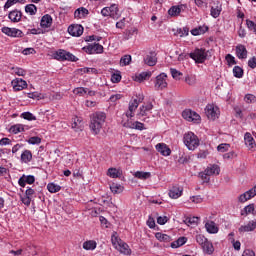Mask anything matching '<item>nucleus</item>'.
I'll return each instance as SVG.
<instances>
[{
    "label": "nucleus",
    "instance_id": "f8f14e48",
    "mask_svg": "<svg viewBox=\"0 0 256 256\" xmlns=\"http://www.w3.org/2000/svg\"><path fill=\"white\" fill-rule=\"evenodd\" d=\"M1 31L3 34H5L6 36L11 37V38H22L23 37V32L17 28L3 27L1 29Z\"/></svg>",
    "mask_w": 256,
    "mask_h": 256
},
{
    "label": "nucleus",
    "instance_id": "f257e3e1",
    "mask_svg": "<svg viewBox=\"0 0 256 256\" xmlns=\"http://www.w3.org/2000/svg\"><path fill=\"white\" fill-rule=\"evenodd\" d=\"M106 119H107V114L104 112H95L90 115L89 127L94 135H99L103 126L105 125Z\"/></svg>",
    "mask_w": 256,
    "mask_h": 256
},
{
    "label": "nucleus",
    "instance_id": "cd10ccee",
    "mask_svg": "<svg viewBox=\"0 0 256 256\" xmlns=\"http://www.w3.org/2000/svg\"><path fill=\"white\" fill-rule=\"evenodd\" d=\"M151 76H152L151 72H147V71L141 72L135 76L134 81H136L138 83H142L144 81L149 80Z\"/></svg>",
    "mask_w": 256,
    "mask_h": 256
},
{
    "label": "nucleus",
    "instance_id": "aec40b11",
    "mask_svg": "<svg viewBox=\"0 0 256 256\" xmlns=\"http://www.w3.org/2000/svg\"><path fill=\"white\" fill-rule=\"evenodd\" d=\"M156 150L164 157H169L171 155V149L165 143H158L156 145Z\"/></svg>",
    "mask_w": 256,
    "mask_h": 256
},
{
    "label": "nucleus",
    "instance_id": "c03bdc74",
    "mask_svg": "<svg viewBox=\"0 0 256 256\" xmlns=\"http://www.w3.org/2000/svg\"><path fill=\"white\" fill-rule=\"evenodd\" d=\"M244 71L240 66H234L233 75L234 77L241 79L243 77Z\"/></svg>",
    "mask_w": 256,
    "mask_h": 256
},
{
    "label": "nucleus",
    "instance_id": "7c9ffc66",
    "mask_svg": "<svg viewBox=\"0 0 256 256\" xmlns=\"http://www.w3.org/2000/svg\"><path fill=\"white\" fill-rule=\"evenodd\" d=\"M186 8L185 5H178V6H172L169 10H168V14L170 16H179L180 13L182 12V10Z\"/></svg>",
    "mask_w": 256,
    "mask_h": 256
},
{
    "label": "nucleus",
    "instance_id": "4be33fe9",
    "mask_svg": "<svg viewBox=\"0 0 256 256\" xmlns=\"http://www.w3.org/2000/svg\"><path fill=\"white\" fill-rule=\"evenodd\" d=\"M144 62H145L146 65H148L150 67H154L157 63V54L153 51L150 52L144 58Z\"/></svg>",
    "mask_w": 256,
    "mask_h": 256
},
{
    "label": "nucleus",
    "instance_id": "5701e85b",
    "mask_svg": "<svg viewBox=\"0 0 256 256\" xmlns=\"http://www.w3.org/2000/svg\"><path fill=\"white\" fill-rule=\"evenodd\" d=\"M209 31V27L206 25L193 28L190 33L192 36L197 37L206 34Z\"/></svg>",
    "mask_w": 256,
    "mask_h": 256
},
{
    "label": "nucleus",
    "instance_id": "c756f323",
    "mask_svg": "<svg viewBox=\"0 0 256 256\" xmlns=\"http://www.w3.org/2000/svg\"><path fill=\"white\" fill-rule=\"evenodd\" d=\"M97 242L94 241V240H88V241H85L83 242V249L85 251H95V249H97Z\"/></svg>",
    "mask_w": 256,
    "mask_h": 256
},
{
    "label": "nucleus",
    "instance_id": "f03ea898",
    "mask_svg": "<svg viewBox=\"0 0 256 256\" xmlns=\"http://www.w3.org/2000/svg\"><path fill=\"white\" fill-rule=\"evenodd\" d=\"M183 143L189 151H195L200 146V140L193 132L184 134Z\"/></svg>",
    "mask_w": 256,
    "mask_h": 256
},
{
    "label": "nucleus",
    "instance_id": "5fc2aeb1",
    "mask_svg": "<svg viewBox=\"0 0 256 256\" xmlns=\"http://www.w3.org/2000/svg\"><path fill=\"white\" fill-rule=\"evenodd\" d=\"M230 149V144L227 143H222L220 145H218L217 147V151L220 153H225Z\"/></svg>",
    "mask_w": 256,
    "mask_h": 256
},
{
    "label": "nucleus",
    "instance_id": "f3484780",
    "mask_svg": "<svg viewBox=\"0 0 256 256\" xmlns=\"http://www.w3.org/2000/svg\"><path fill=\"white\" fill-rule=\"evenodd\" d=\"M12 86L15 91L19 92L26 89L28 84L26 80H22V78H15L12 80Z\"/></svg>",
    "mask_w": 256,
    "mask_h": 256
},
{
    "label": "nucleus",
    "instance_id": "ea45409f",
    "mask_svg": "<svg viewBox=\"0 0 256 256\" xmlns=\"http://www.w3.org/2000/svg\"><path fill=\"white\" fill-rule=\"evenodd\" d=\"M124 187L118 183H112L110 185V190L113 194H120L123 192Z\"/></svg>",
    "mask_w": 256,
    "mask_h": 256
},
{
    "label": "nucleus",
    "instance_id": "f704fd0d",
    "mask_svg": "<svg viewBox=\"0 0 256 256\" xmlns=\"http://www.w3.org/2000/svg\"><path fill=\"white\" fill-rule=\"evenodd\" d=\"M205 228H206L207 232H209L210 234H216L217 232H219V228L213 221L207 222L205 224Z\"/></svg>",
    "mask_w": 256,
    "mask_h": 256
},
{
    "label": "nucleus",
    "instance_id": "e433bc0d",
    "mask_svg": "<svg viewBox=\"0 0 256 256\" xmlns=\"http://www.w3.org/2000/svg\"><path fill=\"white\" fill-rule=\"evenodd\" d=\"M199 221H200L199 217H186L184 220V223L187 226L196 227V226H198Z\"/></svg>",
    "mask_w": 256,
    "mask_h": 256
},
{
    "label": "nucleus",
    "instance_id": "58836bf2",
    "mask_svg": "<svg viewBox=\"0 0 256 256\" xmlns=\"http://www.w3.org/2000/svg\"><path fill=\"white\" fill-rule=\"evenodd\" d=\"M249 214H253L255 215V205L254 204H250L248 206H246L242 211H241V215L242 216H247Z\"/></svg>",
    "mask_w": 256,
    "mask_h": 256
},
{
    "label": "nucleus",
    "instance_id": "72a5a7b5",
    "mask_svg": "<svg viewBox=\"0 0 256 256\" xmlns=\"http://www.w3.org/2000/svg\"><path fill=\"white\" fill-rule=\"evenodd\" d=\"M123 126L126 127V128L137 129V130H140V131H142L144 129V124L139 122V121H136L135 123H130L128 121V122L123 123Z\"/></svg>",
    "mask_w": 256,
    "mask_h": 256
},
{
    "label": "nucleus",
    "instance_id": "de8ad7c7",
    "mask_svg": "<svg viewBox=\"0 0 256 256\" xmlns=\"http://www.w3.org/2000/svg\"><path fill=\"white\" fill-rule=\"evenodd\" d=\"M156 238L160 241H164V242H170L171 241V237L167 234H163L161 232L156 233Z\"/></svg>",
    "mask_w": 256,
    "mask_h": 256
},
{
    "label": "nucleus",
    "instance_id": "4468645a",
    "mask_svg": "<svg viewBox=\"0 0 256 256\" xmlns=\"http://www.w3.org/2000/svg\"><path fill=\"white\" fill-rule=\"evenodd\" d=\"M183 195V187L179 185H173L168 192V196L171 199H178Z\"/></svg>",
    "mask_w": 256,
    "mask_h": 256
},
{
    "label": "nucleus",
    "instance_id": "39448f33",
    "mask_svg": "<svg viewBox=\"0 0 256 256\" xmlns=\"http://www.w3.org/2000/svg\"><path fill=\"white\" fill-rule=\"evenodd\" d=\"M54 59L58 61H68V62H77L79 58L75 56L73 53L68 52L64 49H59L58 51L54 52Z\"/></svg>",
    "mask_w": 256,
    "mask_h": 256
},
{
    "label": "nucleus",
    "instance_id": "338daca9",
    "mask_svg": "<svg viewBox=\"0 0 256 256\" xmlns=\"http://www.w3.org/2000/svg\"><path fill=\"white\" fill-rule=\"evenodd\" d=\"M248 66H249V68H251V69H255V68H256V56H253V57H251V58L248 60Z\"/></svg>",
    "mask_w": 256,
    "mask_h": 256
},
{
    "label": "nucleus",
    "instance_id": "473e14b6",
    "mask_svg": "<svg viewBox=\"0 0 256 256\" xmlns=\"http://www.w3.org/2000/svg\"><path fill=\"white\" fill-rule=\"evenodd\" d=\"M33 154L30 150H24L21 154V161L24 164H28L32 161Z\"/></svg>",
    "mask_w": 256,
    "mask_h": 256
},
{
    "label": "nucleus",
    "instance_id": "393cba45",
    "mask_svg": "<svg viewBox=\"0 0 256 256\" xmlns=\"http://www.w3.org/2000/svg\"><path fill=\"white\" fill-rule=\"evenodd\" d=\"M40 25L43 29H49V27H51V25H53L52 16L49 14L44 15L41 19Z\"/></svg>",
    "mask_w": 256,
    "mask_h": 256
},
{
    "label": "nucleus",
    "instance_id": "a878e982",
    "mask_svg": "<svg viewBox=\"0 0 256 256\" xmlns=\"http://www.w3.org/2000/svg\"><path fill=\"white\" fill-rule=\"evenodd\" d=\"M8 18L11 20L12 23H19L22 18V12L15 9L8 14Z\"/></svg>",
    "mask_w": 256,
    "mask_h": 256
},
{
    "label": "nucleus",
    "instance_id": "6ab92c4d",
    "mask_svg": "<svg viewBox=\"0 0 256 256\" xmlns=\"http://www.w3.org/2000/svg\"><path fill=\"white\" fill-rule=\"evenodd\" d=\"M236 56L239 60H245L248 56V51L243 44H239L236 46Z\"/></svg>",
    "mask_w": 256,
    "mask_h": 256
},
{
    "label": "nucleus",
    "instance_id": "4d7b16f0",
    "mask_svg": "<svg viewBox=\"0 0 256 256\" xmlns=\"http://www.w3.org/2000/svg\"><path fill=\"white\" fill-rule=\"evenodd\" d=\"M13 73H15L17 76H25L26 70L20 67H12Z\"/></svg>",
    "mask_w": 256,
    "mask_h": 256
},
{
    "label": "nucleus",
    "instance_id": "2f4dec72",
    "mask_svg": "<svg viewBox=\"0 0 256 256\" xmlns=\"http://www.w3.org/2000/svg\"><path fill=\"white\" fill-rule=\"evenodd\" d=\"M117 251H120V253H123V255H130L131 250L127 243L120 242V244L115 248Z\"/></svg>",
    "mask_w": 256,
    "mask_h": 256
},
{
    "label": "nucleus",
    "instance_id": "4c0bfd02",
    "mask_svg": "<svg viewBox=\"0 0 256 256\" xmlns=\"http://www.w3.org/2000/svg\"><path fill=\"white\" fill-rule=\"evenodd\" d=\"M223 10V7L221 6V4L219 2L216 3V7H211V16L214 18L219 17V15H221V11Z\"/></svg>",
    "mask_w": 256,
    "mask_h": 256
},
{
    "label": "nucleus",
    "instance_id": "6e6552de",
    "mask_svg": "<svg viewBox=\"0 0 256 256\" xmlns=\"http://www.w3.org/2000/svg\"><path fill=\"white\" fill-rule=\"evenodd\" d=\"M168 76L165 72H162L156 76V80L154 82L155 84V89L157 91H162L168 87V82H167Z\"/></svg>",
    "mask_w": 256,
    "mask_h": 256
},
{
    "label": "nucleus",
    "instance_id": "c9c22d12",
    "mask_svg": "<svg viewBox=\"0 0 256 256\" xmlns=\"http://www.w3.org/2000/svg\"><path fill=\"white\" fill-rule=\"evenodd\" d=\"M187 240L188 239L186 237H179L176 241L171 243L170 247L172 249H178V247H182L183 245H185Z\"/></svg>",
    "mask_w": 256,
    "mask_h": 256
},
{
    "label": "nucleus",
    "instance_id": "3c124183",
    "mask_svg": "<svg viewBox=\"0 0 256 256\" xmlns=\"http://www.w3.org/2000/svg\"><path fill=\"white\" fill-rule=\"evenodd\" d=\"M194 2L198 8H201V9L208 8V0H194Z\"/></svg>",
    "mask_w": 256,
    "mask_h": 256
},
{
    "label": "nucleus",
    "instance_id": "774afa93",
    "mask_svg": "<svg viewBox=\"0 0 256 256\" xmlns=\"http://www.w3.org/2000/svg\"><path fill=\"white\" fill-rule=\"evenodd\" d=\"M169 221L168 217L166 216H160L157 219L158 224L165 225Z\"/></svg>",
    "mask_w": 256,
    "mask_h": 256
},
{
    "label": "nucleus",
    "instance_id": "e2e57ef3",
    "mask_svg": "<svg viewBox=\"0 0 256 256\" xmlns=\"http://www.w3.org/2000/svg\"><path fill=\"white\" fill-rule=\"evenodd\" d=\"M81 124H82V120H80V118L74 117L72 119V124H71L72 128H79L81 127Z\"/></svg>",
    "mask_w": 256,
    "mask_h": 256
},
{
    "label": "nucleus",
    "instance_id": "1a4fd4ad",
    "mask_svg": "<svg viewBox=\"0 0 256 256\" xmlns=\"http://www.w3.org/2000/svg\"><path fill=\"white\" fill-rule=\"evenodd\" d=\"M82 50L88 55L103 54V45L100 43H92L84 46Z\"/></svg>",
    "mask_w": 256,
    "mask_h": 256
},
{
    "label": "nucleus",
    "instance_id": "9d476101",
    "mask_svg": "<svg viewBox=\"0 0 256 256\" xmlns=\"http://www.w3.org/2000/svg\"><path fill=\"white\" fill-rule=\"evenodd\" d=\"M182 117H183V119H185L188 122H198V121H201V116L197 112H194V111H192L190 109H185L182 112Z\"/></svg>",
    "mask_w": 256,
    "mask_h": 256
},
{
    "label": "nucleus",
    "instance_id": "603ef678",
    "mask_svg": "<svg viewBox=\"0 0 256 256\" xmlns=\"http://www.w3.org/2000/svg\"><path fill=\"white\" fill-rule=\"evenodd\" d=\"M25 11L30 15H35L37 13V7L34 4H29L25 7Z\"/></svg>",
    "mask_w": 256,
    "mask_h": 256
},
{
    "label": "nucleus",
    "instance_id": "6e6d98bb",
    "mask_svg": "<svg viewBox=\"0 0 256 256\" xmlns=\"http://www.w3.org/2000/svg\"><path fill=\"white\" fill-rule=\"evenodd\" d=\"M25 251H27V253L30 255H37V248L33 244L27 245Z\"/></svg>",
    "mask_w": 256,
    "mask_h": 256
},
{
    "label": "nucleus",
    "instance_id": "bb28decb",
    "mask_svg": "<svg viewBox=\"0 0 256 256\" xmlns=\"http://www.w3.org/2000/svg\"><path fill=\"white\" fill-rule=\"evenodd\" d=\"M89 10L85 7H80L74 11V18L82 19L86 18L89 15Z\"/></svg>",
    "mask_w": 256,
    "mask_h": 256
},
{
    "label": "nucleus",
    "instance_id": "20e7f679",
    "mask_svg": "<svg viewBox=\"0 0 256 256\" xmlns=\"http://www.w3.org/2000/svg\"><path fill=\"white\" fill-rule=\"evenodd\" d=\"M189 57L196 64H203L208 58V51L205 48H196L193 52L189 53Z\"/></svg>",
    "mask_w": 256,
    "mask_h": 256
},
{
    "label": "nucleus",
    "instance_id": "052dcab7",
    "mask_svg": "<svg viewBox=\"0 0 256 256\" xmlns=\"http://www.w3.org/2000/svg\"><path fill=\"white\" fill-rule=\"evenodd\" d=\"M246 25L250 31H253V33L256 35V23L252 20H247Z\"/></svg>",
    "mask_w": 256,
    "mask_h": 256
},
{
    "label": "nucleus",
    "instance_id": "7ed1b4c3",
    "mask_svg": "<svg viewBox=\"0 0 256 256\" xmlns=\"http://www.w3.org/2000/svg\"><path fill=\"white\" fill-rule=\"evenodd\" d=\"M196 242L198 245H200L201 249L207 254V255H213L215 252V247H213V243L206 238L203 234H198L195 236Z\"/></svg>",
    "mask_w": 256,
    "mask_h": 256
},
{
    "label": "nucleus",
    "instance_id": "a211bd4d",
    "mask_svg": "<svg viewBox=\"0 0 256 256\" xmlns=\"http://www.w3.org/2000/svg\"><path fill=\"white\" fill-rule=\"evenodd\" d=\"M34 182H35L34 175L23 174L18 180V184L22 188H25L26 184L32 185V184H34Z\"/></svg>",
    "mask_w": 256,
    "mask_h": 256
},
{
    "label": "nucleus",
    "instance_id": "09e8293b",
    "mask_svg": "<svg viewBox=\"0 0 256 256\" xmlns=\"http://www.w3.org/2000/svg\"><path fill=\"white\" fill-rule=\"evenodd\" d=\"M132 60L131 55H124L121 59H120V65L121 66H128L130 64Z\"/></svg>",
    "mask_w": 256,
    "mask_h": 256
},
{
    "label": "nucleus",
    "instance_id": "c85d7f7f",
    "mask_svg": "<svg viewBox=\"0 0 256 256\" xmlns=\"http://www.w3.org/2000/svg\"><path fill=\"white\" fill-rule=\"evenodd\" d=\"M245 145L248 147L249 150L254 149L256 146L255 140L250 133H246L244 136Z\"/></svg>",
    "mask_w": 256,
    "mask_h": 256
},
{
    "label": "nucleus",
    "instance_id": "0eeeda50",
    "mask_svg": "<svg viewBox=\"0 0 256 256\" xmlns=\"http://www.w3.org/2000/svg\"><path fill=\"white\" fill-rule=\"evenodd\" d=\"M101 15L104 17H111L113 19H118L120 17L118 5L112 4L110 7H104L101 10Z\"/></svg>",
    "mask_w": 256,
    "mask_h": 256
},
{
    "label": "nucleus",
    "instance_id": "423d86ee",
    "mask_svg": "<svg viewBox=\"0 0 256 256\" xmlns=\"http://www.w3.org/2000/svg\"><path fill=\"white\" fill-rule=\"evenodd\" d=\"M220 169L218 165H212L211 167H207L203 172L199 173V177L203 181V183H209L211 180V176L219 175Z\"/></svg>",
    "mask_w": 256,
    "mask_h": 256
},
{
    "label": "nucleus",
    "instance_id": "2eb2a0df",
    "mask_svg": "<svg viewBox=\"0 0 256 256\" xmlns=\"http://www.w3.org/2000/svg\"><path fill=\"white\" fill-rule=\"evenodd\" d=\"M153 108H154V106L152 103H147V104L141 106L139 109L140 112L137 114L138 118L140 120L146 121L147 118L142 119V117L147 116L148 113H151Z\"/></svg>",
    "mask_w": 256,
    "mask_h": 256
},
{
    "label": "nucleus",
    "instance_id": "13d9d810",
    "mask_svg": "<svg viewBox=\"0 0 256 256\" xmlns=\"http://www.w3.org/2000/svg\"><path fill=\"white\" fill-rule=\"evenodd\" d=\"M107 175L110 178L116 179V178H118V170L116 168H109Z\"/></svg>",
    "mask_w": 256,
    "mask_h": 256
},
{
    "label": "nucleus",
    "instance_id": "412c9836",
    "mask_svg": "<svg viewBox=\"0 0 256 256\" xmlns=\"http://www.w3.org/2000/svg\"><path fill=\"white\" fill-rule=\"evenodd\" d=\"M143 101H144V95L143 94H139L138 96H136L135 99L130 101V103H129V110L130 111H136V109L138 108L139 104L142 103Z\"/></svg>",
    "mask_w": 256,
    "mask_h": 256
},
{
    "label": "nucleus",
    "instance_id": "69168bd1",
    "mask_svg": "<svg viewBox=\"0 0 256 256\" xmlns=\"http://www.w3.org/2000/svg\"><path fill=\"white\" fill-rule=\"evenodd\" d=\"M111 81L113 83H119L121 81V74L113 73L112 76H111Z\"/></svg>",
    "mask_w": 256,
    "mask_h": 256
},
{
    "label": "nucleus",
    "instance_id": "49530a36",
    "mask_svg": "<svg viewBox=\"0 0 256 256\" xmlns=\"http://www.w3.org/2000/svg\"><path fill=\"white\" fill-rule=\"evenodd\" d=\"M73 93L75 95L80 96V97H84L88 93V89L87 88H83V87L76 88V89L73 90Z\"/></svg>",
    "mask_w": 256,
    "mask_h": 256
},
{
    "label": "nucleus",
    "instance_id": "37998d69",
    "mask_svg": "<svg viewBox=\"0 0 256 256\" xmlns=\"http://www.w3.org/2000/svg\"><path fill=\"white\" fill-rule=\"evenodd\" d=\"M47 188L50 193H58L61 191V186L55 183H48Z\"/></svg>",
    "mask_w": 256,
    "mask_h": 256
},
{
    "label": "nucleus",
    "instance_id": "a19ab883",
    "mask_svg": "<svg viewBox=\"0 0 256 256\" xmlns=\"http://www.w3.org/2000/svg\"><path fill=\"white\" fill-rule=\"evenodd\" d=\"M135 178L139 179V180H147L151 177V173L150 172H144V171H137L134 174Z\"/></svg>",
    "mask_w": 256,
    "mask_h": 256
},
{
    "label": "nucleus",
    "instance_id": "9b49d317",
    "mask_svg": "<svg viewBox=\"0 0 256 256\" xmlns=\"http://www.w3.org/2000/svg\"><path fill=\"white\" fill-rule=\"evenodd\" d=\"M67 32L72 37H81L84 33V27L80 24H72L68 27Z\"/></svg>",
    "mask_w": 256,
    "mask_h": 256
},
{
    "label": "nucleus",
    "instance_id": "bf43d9fd",
    "mask_svg": "<svg viewBox=\"0 0 256 256\" xmlns=\"http://www.w3.org/2000/svg\"><path fill=\"white\" fill-rule=\"evenodd\" d=\"M41 138L40 137H38V136H33V137H31L29 140H28V143L30 144V145H40V143H41Z\"/></svg>",
    "mask_w": 256,
    "mask_h": 256
},
{
    "label": "nucleus",
    "instance_id": "dca6fc26",
    "mask_svg": "<svg viewBox=\"0 0 256 256\" xmlns=\"http://www.w3.org/2000/svg\"><path fill=\"white\" fill-rule=\"evenodd\" d=\"M256 196V185L251 188V190H247L244 194L239 196V202L245 203L246 201L254 198Z\"/></svg>",
    "mask_w": 256,
    "mask_h": 256
},
{
    "label": "nucleus",
    "instance_id": "0e129e2a",
    "mask_svg": "<svg viewBox=\"0 0 256 256\" xmlns=\"http://www.w3.org/2000/svg\"><path fill=\"white\" fill-rule=\"evenodd\" d=\"M245 102L250 104V103H255L256 102V97L252 94H248L244 98Z\"/></svg>",
    "mask_w": 256,
    "mask_h": 256
},
{
    "label": "nucleus",
    "instance_id": "a18cd8bd",
    "mask_svg": "<svg viewBox=\"0 0 256 256\" xmlns=\"http://www.w3.org/2000/svg\"><path fill=\"white\" fill-rule=\"evenodd\" d=\"M170 73L173 79L180 80V77L183 76V73L177 70L176 68H170Z\"/></svg>",
    "mask_w": 256,
    "mask_h": 256
},
{
    "label": "nucleus",
    "instance_id": "ddd939ff",
    "mask_svg": "<svg viewBox=\"0 0 256 256\" xmlns=\"http://www.w3.org/2000/svg\"><path fill=\"white\" fill-rule=\"evenodd\" d=\"M205 113L210 120H215L219 118V108L213 105H208L205 109Z\"/></svg>",
    "mask_w": 256,
    "mask_h": 256
},
{
    "label": "nucleus",
    "instance_id": "b1692460",
    "mask_svg": "<svg viewBox=\"0 0 256 256\" xmlns=\"http://www.w3.org/2000/svg\"><path fill=\"white\" fill-rule=\"evenodd\" d=\"M256 229V219L249 221L248 224L242 225L238 230L240 233L252 232Z\"/></svg>",
    "mask_w": 256,
    "mask_h": 256
},
{
    "label": "nucleus",
    "instance_id": "680f3d73",
    "mask_svg": "<svg viewBox=\"0 0 256 256\" xmlns=\"http://www.w3.org/2000/svg\"><path fill=\"white\" fill-rule=\"evenodd\" d=\"M225 59H226V61H227L229 66L237 64V62L235 60V57L233 55H231V54H227Z\"/></svg>",
    "mask_w": 256,
    "mask_h": 256
},
{
    "label": "nucleus",
    "instance_id": "8fccbe9b",
    "mask_svg": "<svg viewBox=\"0 0 256 256\" xmlns=\"http://www.w3.org/2000/svg\"><path fill=\"white\" fill-rule=\"evenodd\" d=\"M111 241H112V245L113 247H115V249L118 247V245L120 244V242H122V240L120 238H118L117 233L114 232L111 236Z\"/></svg>",
    "mask_w": 256,
    "mask_h": 256
},
{
    "label": "nucleus",
    "instance_id": "864d4df0",
    "mask_svg": "<svg viewBox=\"0 0 256 256\" xmlns=\"http://www.w3.org/2000/svg\"><path fill=\"white\" fill-rule=\"evenodd\" d=\"M21 117L24 118L25 120L28 121H35L37 120L36 116H34L32 113L30 112H24L21 114Z\"/></svg>",
    "mask_w": 256,
    "mask_h": 256
},
{
    "label": "nucleus",
    "instance_id": "79ce46f5",
    "mask_svg": "<svg viewBox=\"0 0 256 256\" xmlns=\"http://www.w3.org/2000/svg\"><path fill=\"white\" fill-rule=\"evenodd\" d=\"M24 125L22 124H16L10 127V132L14 133V135H17L20 132H24Z\"/></svg>",
    "mask_w": 256,
    "mask_h": 256
}]
</instances>
